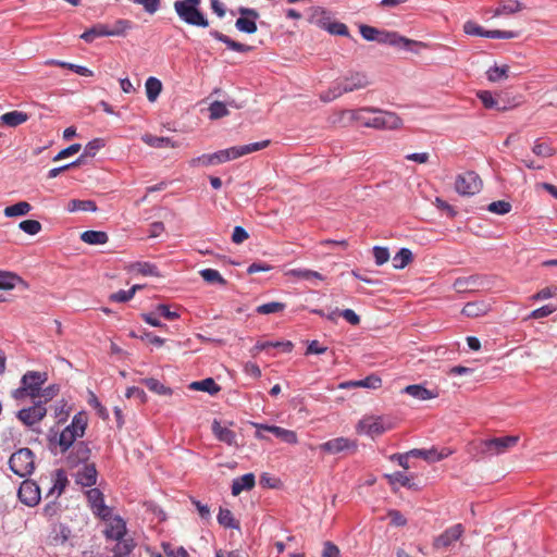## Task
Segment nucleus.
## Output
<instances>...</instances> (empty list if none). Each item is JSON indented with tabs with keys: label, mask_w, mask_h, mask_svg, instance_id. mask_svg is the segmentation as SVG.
I'll return each mask as SVG.
<instances>
[{
	"label": "nucleus",
	"mask_w": 557,
	"mask_h": 557,
	"mask_svg": "<svg viewBox=\"0 0 557 557\" xmlns=\"http://www.w3.org/2000/svg\"><path fill=\"white\" fill-rule=\"evenodd\" d=\"M287 275L305 280V281H312V280H319L323 281L324 277L321 273L309 270V269H292L287 272Z\"/></svg>",
	"instance_id": "obj_38"
},
{
	"label": "nucleus",
	"mask_w": 557,
	"mask_h": 557,
	"mask_svg": "<svg viewBox=\"0 0 557 557\" xmlns=\"http://www.w3.org/2000/svg\"><path fill=\"white\" fill-rule=\"evenodd\" d=\"M18 227L28 235H37L42 226L41 223L37 220H24L20 223Z\"/></svg>",
	"instance_id": "obj_50"
},
{
	"label": "nucleus",
	"mask_w": 557,
	"mask_h": 557,
	"mask_svg": "<svg viewBox=\"0 0 557 557\" xmlns=\"http://www.w3.org/2000/svg\"><path fill=\"white\" fill-rule=\"evenodd\" d=\"M138 273L146 275V276H158V268L149 262H138L135 265Z\"/></svg>",
	"instance_id": "obj_60"
},
{
	"label": "nucleus",
	"mask_w": 557,
	"mask_h": 557,
	"mask_svg": "<svg viewBox=\"0 0 557 557\" xmlns=\"http://www.w3.org/2000/svg\"><path fill=\"white\" fill-rule=\"evenodd\" d=\"M487 281L481 275H470L455 280L453 287L457 293H475L485 288Z\"/></svg>",
	"instance_id": "obj_13"
},
{
	"label": "nucleus",
	"mask_w": 557,
	"mask_h": 557,
	"mask_svg": "<svg viewBox=\"0 0 557 557\" xmlns=\"http://www.w3.org/2000/svg\"><path fill=\"white\" fill-rule=\"evenodd\" d=\"M388 429H391V425H386L382 417H364L357 425L359 433L367 434L372 438L380 436Z\"/></svg>",
	"instance_id": "obj_12"
},
{
	"label": "nucleus",
	"mask_w": 557,
	"mask_h": 557,
	"mask_svg": "<svg viewBox=\"0 0 557 557\" xmlns=\"http://www.w3.org/2000/svg\"><path fill=\"white\" fill-rule=\"evenodd\" d=\"M20 500L27 506H35L40 500L39 486L32 481H24L18 488Z\"/></svg>",
	"instance_id": "obj_17"
},
{
	"label": "nucleus",
	"mask_w": 557,
	"mask_h": 557,
	"mask_svg": "<svg viewBox=\"0 0 557 557\" xmlns=\"http://www.w3.org/2000/svg\"><path fill=\"white\" fill-rule=\"evenodd\" d=\"M32 210V206L27 201H20L4 209L3 213L7 218L26 215Z\"/></svg>",
	"instance_id": "obj_36"
},
{
	"label": "nucleus",
	"mask_w": 557,
	"mask_h": 557,
	"mask_svg": "<svg viewBox=\"0 0 557 557\" xmlns=\"http://www.w3.org/2000/svg\"><path fill=\"white\" fill-rule=\"evenodd\" d=\"M71 536V530L65 524H57L53 527L51 532V539L54 544L62 545L64 544Z\"/></svg>",
	"instance_id": "obj_37"
},
{
	"label": "nucleus",
	"mask_w": 557,
	"mask_h": 557,
	"mask_svg": "<svg viewBox=\"0 0 557 557\" xmlns=\"http://www.w3.org/2000/svg\"><path fill=\"white\" fill-rule=\"evenodd\" d=\"M46 414L47 408L44 406L42 400H38L34 406L18 410L16 417L23 424L33 428L40 422Z\"/></svg>",
	"instance_id": "obj_11"
},
{
	"label": "nucleus",
	"mask_w": 557,
	"mask_h": 557,
	"mask_svg": "<svg viewBox=\"0 0 557 557\" xmlns=\"http://www.w3.org/2000/svg\"><path fill=\"white\" fill-rule=\"evenodd\" d=\"M210 36L213 37L214 39L223 42L226 45V47L230 49V50H233V51H236V52H249L252 50V47L251 46H248V45H245V44H242V42H238V41H235L233 40L232 38H230L228 36L220 33L219 30H215V29H212L210 30Z\"/></svg>",
	"instance_id": "obj_24"
},
{
	"label": "nucleus",
	"mask_w": 557,
	"mask_h": 557,
	"mask_svg": "<svg viewBox=\"0 0 557 557\" xmlns=\"http://www.w3.org/2000/svg\"><path fill=\"white\" fill-rule=\"evenodd\" d=\"M98 210L97 205L94 200H81L72 199L67 202L66 211L70 213L84 211V212H96Z\"/></svg>",
	"instance_id": "obj_30"
},
{
	"label": "nucleus",
	"mask_w": 557,
	"mask_h": 557,
	"mask_svg": "<svg viewBox=\"0 0 557 557\" xmlns=\"http://www.w3.org/2000/svg\"><path fill=\"white\" fill-rule=\"evenodd\" d=\"M359 30L363 39L368 41H377L380 29L369 25H361Z\"/></svg>",
	"instance_id": "obj_61"
},
{
	"label": "nucleus",
	"mask_w": 557,
	"mask_h": 557,
	"mask_svg": "<svg viewBox=\"0 0 557 557\" xmlns=\"http://www.w3.org/2000/svg\"><path fill=\"white\" fill-rule=\"evenodd\" d=\"M135 295V288H129L127 290L121 289L116 293L110 295L109 299L114 302H126L131 300Z\"/></svg>",
	"instance_id": "obj_58"
},
{
	"label": "nucleus",
	"mask_w": 557,
	"mask_h": 557,
	"mask_svg": "<svg viewBox=\"0 0 557 557\" xmlns=\"http://www.w3.org/2000/svg\"><path fill=\"white\" fill-rule=\"evenodd\" d=\"M357 122L364 127L376 129H399L403 126L401 117L392 111H384L376 108H360L358 110H344L339 113L334 123L346 126Z\"/></svg>",
	"instance_id": "obj_1"
},
{
	"label": "nucleus",
	"mask_w": 557,
	"mask_h": 557,
	"mask_svg": "<svg viewBox=\"0 0 557 557\" xmlns=\"http://www.w3.org/2000/svg\"><path fill=\"white\" fill-rule=\"evenodd\" d=\"M344 82L343 79L336 82L332 87L329 88L327 91L323 92L320 98L324 102H330L342 96L343 94L348 92V90H344Z\"/></svg>",
	"instance_id": "obj_42"
},
{
	"label": "nucleus",
	"mask_w": 557,
	"mask_h": 557,
	"mask_svg": "<svg viewBox=\"0 0 557 557\" xmlns=\"http://www.w3.org/2000/svg\"><path fill=\"white\" fill-rule=\"evenodd\" d=\"M481 188L482 181L473 171L461 173L456 177L455 189L461 196H473L478 194Z\"/></svg>",
	"instance_id": "obj_8"
},
{
	"label": "nucleus",
	"mask_w": 557,
	"mask_h": 557,
	"mask_svg": "<svg viewBox=\"0 0 557 557\" xmlns=\"http://www.w3.org/2000/svg\"><path fill=\"white\" fill-rule=\"evenodd\" d=\"M256 484L253 473H247L233 480L232 494L234 496L239 495L243 491L251 490Z\"/></svg>",
	"instance_id": "obj_27"
},
{
	"label": "nucleus",
	"mask_w": 557,
	"mask_h": 557,
	"mask_svg": "<svg viewBox=\"0 0 557 557\" xmlns=\"http://www.w3.org/2000/svg\"><path fill=\"white\" fill-rule=\"evenodd\" d=\"M143 383L153 393L159 395H170L172 393L170 387L164 386L159 380L153 377L144 379Z\"/></svg>",
	"instance_id": "obj_47"
},
{
	"label": "nucleus",
	"mask_w": 557,
	"mask_h": 557,
	"mask_svg": "<svg viewBox=\"0 0 557 557\" xmlns=\"http://www.w3.org/2000/svg\"><path fill=\"white\" fill-rule=\"evenodd\" d=\"M286 308V304L281 301H271L260 305L256 308V312L259 314H273L283 312Z\"/></svg>",
	"instance_id": "obj_45"
},
{
	"label": "nucleus",
	"mask_w": 557,
	"mask_h": 557,
	"mask_svg": "<svg viewBox=\"0 0 557 557\" xmlns=\"http://www.w3.org/2000/svg\"><path fill=\"white\" fill-rule=\"evenodd\" d=\"M478 98L481 100L486 109H498V102L495 100L491 91L481 90L478 92Z\"/></svg>",
	"instance_id": "obj_55"
},
{
	"label": "nucleus",
	"mask_w": 557,
	"mask_h": 557,
	"mask_svg": "<svg viewBox=\"0 0 557 557\" xmlns=\"http://www.w3.org/2000/svg\"><path fill=\"white\" fill-rule=\"evenodd\" d=\"M52 486L49 488L47 497H53L57 499L64 491L67 484V478L63 470H57L52 479Z\"/></svg>",
	"instance_id": "obj_28"
},
{
	"label": "nucleus",
	"mask_w": 557,
	"mask_h": 557,
	"mask_svg": "<svg viewBox=\"0 0 557 557\" xmlns=\"http://www.w3.org/2000/svg\"><path fill=\"white\" fill-rule=\"evenodd\" d=\"M199 274L209 284H226V280L215 269H203L199 271Z\"/></svg>",
	"instance_id": "obj_44"
},
{
	"label": "nucleus",
	"mask_w": 557,
	"mask_h": 557,
	"mask_svg": "<svg viewBox=\"0 0 557 557\" xmlns=\"http://www.w3.org/2000/svg\"><path fill=\"white\" fill-rule=\"evenodd\" d=\"M389 483H399L401 486L411 487V479L401 471H396L392 474H387Z\"/></svg>",
	"instance_id": "obj_56"
},
{
	"label": "nucleus",
	"mask_w": 557,
	"mask_h": 557,
	"mask_svg": "<svg viewBox=\"0 0 557 557\" xmlns=\"http://www.w3.org/2000/svg\"><path fill=\"white\" fill-rule=\"evenodd\" d=\"M28 114L22 111H10L0 116L2 124L16 127L28 120Z\"/></svg>",
	"instance_id": "obj_31"
},
{
	"label": "nucleus",
	"mask_w": 557,
	"mask_h": 557,
	"mask_svg": "<svg viewBox=\"0 0 557 557\" xmlns=\"http://www.w3.org/2000/svg\"><path fill=\"white\" fill-rule=\"evenodd\" d=\"M141 140L152 148H174L175 144L169 137H158L150 134H145Z\"/></svg>",
	"instance_id": "obj_35"
},
{
	"label": "nucleus",
	"mask_w": 557,
	"mask_h": 557,
	"mask_svg": "<svg viewBox=\"0 0 557 557\" xmlns=\"http://www.w3.org/2000/svg\"><path fill=\"white\" fill-rule=\"evenodd\" d=\"M147 98L150 102H153L159 97L162 90L161 82L156 77H149L145 84Z\"/></svg>",
	"instance_id": "obj_39"
},
{
	"label": "nucleus",
	"mask_w": 557,
	"mask_h": 557,
	"mask_svg": "<svg viewBox=\"0 0 557 557\" xmlns=\"http://www.w3.org/2000/svg\"><path fill=\"white\" fill-rule=\"evenodd\" d=\"M382 380L376 375H369L362 380L357 381V387L376 389L381 387Z\"/></svg>",
	"instance_id": "obj_57"
},
{
	"label": "nucleus",
	"mask_w": 557,
	"mask_h": 557,
	"mask_svg": "<svg viewBox=\"0 0 557 557\" xmlns=\"http://www.w3.org/2000/svg\"><path fill=\"white\" fill-rule=\"evenodd\" d=\"M534 154L543 158L550 157L555 153V149H553L547 143L536 140L532 148Z\"/></svg>",
	"instance_id": "obj_51"
},
{
	"label": "nucleus",
	"mask_w": 557,
	"mask_h": 557,
	"mask_svg": "<svg viewBox=\"0 0 557 557\" xmlns=\"http://www.w3.org/2000/svg\"><path fill=\"white\" fill-rule=\"evenodd\" d=\"M270 145V140L265 139L262 141L251 143L243 146H234L227 149L219 150L213 153H206L190 160L191 166H210L224 163L226 161L235 160L243 156L259 151L267 148Z\"/></svg>",
	"instance_id": "obj_2"
},
{
	"label": "nucleus",
	"mask_w": 557,
	"mask_h": 557,
	"mask_svg": "<svg viewBox=\"0 0 557 557\" xmlns=\"http://www.w3.org/2000/svg\"><path fill=\"white\" fill-rule=\"evenodd\" d=\"M508 72H509L508 65H503V66L494 65L486 71V76L490 82L497 83V82L508 78Z\"/></svg>",
	"instance_id": "obj_41"
},
{
	"label": "nucleus",
	"mask_w": 557,
	"mask_h": 557,
	"mask_svg": "<svg viewBox=\"0 0 557 557\" xmlns=\"http://www.w3.org/2000/svg\"><path fill=\"white\" fill-rule=\"evenodd\" d=\"M258 430H264L274 434L277 438L287 444H297L298 437L296 432L276 425L257 424Z\"/></svg>",
	"instance_id": "obj_20"
},
{
	"label": "nucleus",
	"mask_w": 557,
	"mask_h": 557,
	"mask_svg": "<svg viewBox=\"0 0 557 557\" xmlns=\"http://www.w3.org/2000/svg\"><path fill=\"white\" fill-rule=\"evenodd\" d=\"M48 381L47 372L27 371L21 379V386L12 392L16 400L25 397L37 398L40 395L42 385Z\"/></svg>",
	"instance_id": "obj_4"
},
{
	"label": "nucleus",
	"mask_w": 557,
	"mask_h": 557,
	"mask_svg": "<svg viewBox=\"0 0 557 557\" xmlns=\"http://www.w3.org/2000/svg\"><path fill=\"white\" fill-rule=\"evenodd\" d=\"M403 393L418 400H429L436 398L438 396V393L436 391L428 389L424 385L421 384L408 385L403 389Z\"/></svg>",
	"instance_id": "obj_23"
},
{
	"label": "nucleus",
	"mask_w": 557,
	"mask_h": 557,
	"mask_svg": "<svg viewBox=\"0 0 557 557\" xmlns=\"http://www.w3.org/2000/svg\"><path fill=\"white\" fill-rule=\"evenodd\" d=\"M212 432L219 441L230 446L236 445L235 432L226 426H223L218 420H214L212 423Z\"/></svg>",
	"instance_id": "obj_26"
},
{
	"label": "nucleus",
	"mask_w": 557,
	"mask_h": 557,
	"mask_svg": "<svg viewBox=\"0 0 557 557\" xmlns=\"http://www.w3.org/2000/svg\"><path fill=\"white\" fill-rule=\"evenodd\" d=\"M134 543L132 540H122L117 541L115 547H114V556L116 557H129V554L132 553L134 548Z\"/></svg>",
	"instance_id": "obj_48"
},
{
	"label": "nucleus",
	"mask_w": 557,
	"mask_h": 557,
	"mask_svg": "<svg viewBox=\"0 0 557 557\" xmlns=\"http://www.w3.org/2000/svg\"><path fill=\"white\" fill-rule=\"evenodd\" d=\"M87 498L95 515L102 519L111 516V509L104 504L103 494L99 488H90Z\"/></svg>",
	"instance_id": "obj_16"
},
{
	"label": "nucleus",
	"mask_w": 557,
	"mask_h": 557,
	"mask_svg": "<svg viewBox=\"0 0 557 557\" xmlns=\"http://www.w3.org/2000/svg\"><path fill=\"white\" fill-rule=\"evenodd\" d=\"M463 30L470 36L485 37V29L474 22L468 21L463 25Z\"/></svg>",
	"instance_id": "obj_64"
},
{
	"label": "nucleus",
	"mask_w": 557,
	"mask_h": 557,
	"mask_svg": "<svg viewBox=\"0 0 557 557\" xmlns=\"http://www.w3.org/2000/svg\"><path fill=\"white\" fill-rule=\"evenodd\" d=\"M325 29L333 35H339V36H348L349 30L348 27L341 22H333L329 23L327 25H324Z\"/></svg>",
	"instance_id": "obj_62"
},
{
	"label": "nucleus",
	"mask_w": 557,
	"mask_h": 557,
	"mask_svg": "<svg viewBox=\"0 0 557 557\" xmlns=\"http://www.w3.org/2000/svg\"><path fill=\"white\" fill-rule=\"evenodd\" d=\"M112 36L110 27L106 24H97L81 35L86 42H91L97 37Z\"/></svg>",
	"instance_id": "obj_32"
},
{
	"label": "nucleus",
	"mask_w": 557,
	"mask_h": 557,
	"mask_svg": "<svg viewBox=\"0 0 557 557\" xmlns=\"http://www.w3.org/2000/svg\"><path fill=\"white\" fill-rule=\"evenodd\" d=\"M132 28L129 20H117L112 27H110L112 36H124L128 29Z\"/></svg>",
	"instance_id": "obj_53"
},
{
	"label": "nucleus",
	"mask_w": 557,
	"mask_h": 557,
	"mask_svg": "<svg viewBox=\"0 0 557 557\" xmlns=\"http://www.w3.org/2000/svg\"><path fill=\"white\" fill-rule=\"evenodd\" d=\"M189 387L195 391L207 392L210 395H215L221 389L212 377L193 382Z\"/></svg>",
	"instance_id": "obj_34"
},
{
	"label": "nucleus",
	"mask_w": 557,
	"mask_h": 557,
	"mask_svg": "<svg viewBox=\"0 0 557 557\" xmlns=\"http://www.w3.org/2000/svg\"><path fill=\"white\" fill-rule=\"evenodd\" d=\"M343 89L348 90V92L366 88L370 84L368 76L361 72L350 73L349 75L343 78Z\"/></svg>",
	"instance_id": "obj_19"
},
{
	"label": "nucleus",
	"mask_w": 557,
	"mask_h": 557,
	"mask_svg": "<svg viewBox=\"0 0 557 557\" xmlns=\"http://www.w3.org/2000/svg\"><path fill=\"white\" fill-rule=\"evenodd\" d=\"M409 454H411V457H419L422 458L429 462H436L440 461L446 457H448L451 454V450L445 448L438 451L435 448L431 449H411L409 450Z\"/></svg>",
	"instance_id": "obj_22"
},
{
	"label": "nucleus",
	"mask_w": 557,
	"mask_h": 557,
	"mask_svg": "<svg viewBox=\"0 0 557 557\" xmlns=\"http://www.w3.org/2000/svg\"><path fill=\"white\" fill-rule=\"evenodd\" d=\"M87 423V414L83 411L76 413L73 417L72 423L67 425L59 435L58 444L60 446L61 453L69 450L72 446H74L76 438L84 436Z\"/></svg>",
	"instance_id": "obj_5"
},
{
	"label": "nucleus",
	"mask_w": 557,
	"mask_h": 557,
	"mask_svg": "<svg viewBox=\"0 0 557 557\" xmlns=\"http://www.w3.org/2000/svg\"><path fill=\"white\" fill-rule=\"evenodd\" d=\"M412 252L408 248H401L393 258V267L395 269H404L412 261Z\"/></svg>",
	"instance_id": "obj_40"
},
{
	"label": "nucleus",
	"mask_w": 557,
	"mask_h": 557,
	"mask_svg": "<svg viewBox=\"0 0 557 557\" xmlns=\"http://www.w3.org/2000/svg\"><path fill=\"white\" fill-rule=\"evenodd\" d=\"M524 9L523 3L518 0H508L502 2L493 12V16L497 17L500 15H510L520 12Z\"/></svg>",
	"instance_id": "obj_29"
},
{
	"label": "nucleus",
	"mask_w": 557,
	"mask_h": 557,
	"mask_svg": "<svg viewBox=\"0 0 557 557\" xmlns=\"http://www.w3.org/2000/svg\"><path fill=\"white\" fill-rule=\"evenodd\" d=\"M21 282V277L12 272L0 271V289H13Z\"/></svg>",
	"instance_id": "obj_43"
},
{
	"label": "nucleus",
	"mask_w": 557,
	"mask_h": 557,
	"mask_svg": "<svg viewBox=\"0 0 557 557\" xmlns=\"http://www.w3.org/2000/svg\"><path fill=\"white\" fill-rule=\"evenodd\" d=\"M240 16L235 22L237 30L246 34H255L258 29L257 20L260 17L256 9L239 7L237 9Z\"/></svg>",
	"instance_id": "obj_9"
},
{
	"label": "nucleus",
	"mask_w": 557,
	"mask_h": 557,
	"mask_svg": "<svg viewBox=\"0 0 557 557\" xmlns=\"http://www.w3.org/2000/svg\"><path fill=\"white\" fill-rule=\"evenodd\" d=\"M465 532V528L461 523L454 524L446 529L442 534L435 537L433 546L435 548H447L457 542Z\"/></svg>",
	"instance_id": "obj_15"
},
{
	"label": "nucleus",
	"mask_w": 557,
	"mask_h": 557,
	"mask_svg": "<svg viewBox=\"0 0 557 557\" xmlns=\"http://www.w3.org/2000/svg\"><path fill=\"white\" fill-rule=\"evenodd\" d=\"M75 482L82 486L90 487L97 482V469L94 463L85 465L75 474Z\"/></svg>",
	"instance_id": "obj_21"
},
{
	"label": "nucleus",
	"mask_w": 557,
	"mask_h": 557,
	"mask_svg": "<svg viewBox=\"0 0 557 557\" xmlns=\"http://www.w3.org/2000/svg\"><path fill=\"white\" fill-rule=\"evenodd\" d=\"M90 457V448L85 442L75 444L67 455V463L71 467H76L82 462H86Z\"/></svg>",
	"instance_id": "obj_18"
},
{
	"label": "nucleus",
	"mask_w": 557,
	"mask_h": 557,
	"mask_svg": "<svg viewBox=\"0 0 557 557\" xmlns=\"http://www.w3.org/2000/svg\"><path fill=\"white\" fill-rule=\"evenodd\" d=\"M209 116L211 120H218L228 114L225 103L221 101H213L209 107Z\"/></svg>",
	"instance_id": "obj_49"
},
{
	"label": "nucleus",
	"mask_w": 557,
	"mask_h": 557,
	"mask_svg": "<svg viewBox=\"0 0 557 557\" xmlns=\"http://www.w3.org/2000/svg\"><path fill=\"white\" fill-rule=\"evenodd\" d=\"M487 210L496 214H506L511 210V205L505 200L493 201L488 205Z\"/></svg>",
	"instance_id": "obj_54"
},
{
	"label": "nucleus",
	"mask_w": 557,
	"mask_h": 557,
	"mask_svg": "<svg viewBox=\"0 0 557 557\" xmlns=\"http://www.w3.org/2000/svg\"><path fill=\"white\" fill-rule=\"evenodd\" d=\"M9 467L20 478L30 475L35 469V456L29 448H21L9 459Z\"/></svg>",
	"instance_id": "obj_7"
},
{
	"label": "nucleus",
	"mask_w": 557,
	"mask_h": 557,
	"mask_svg": "<svg viewBox=\"0 0 557 557\" xmlns=\"http://www.w3.org/2000/svg\"><path fill=\"white\" fill-rule=\"evenodd\" d=\"M373 257L376 265H383L389 259V251L386 247L374 246L373 247Z\"/></svg>",
	"instance_id": "obj_59"
},
{
	"label": "nucleus",
	"mask_w": 557,
	"mask_h": 557,
	"mask_svg": "<svg viewBox=\"0 0 557 557\" xmlns=\"http://www.w3.org/2000/svg\"><path fill=\"white\" fill-rule=\"evenodd\" d=\"M218 522L224 528L228 529H238L239 527L234 519L232 511L226 508H220L218 513Z\"/></svg>",
	"instance_id": "obj_46"
},
{
	"label": "nucleus",
	"mask_w": 557,
	"mask_h": 557,
	"mask_svg": "<svg viewBox=\"0 0 557 557\" xmlns=\"http://www.w3.org/2000/svg\"><path fill=\"white\" fill-rule=\"evenodd\" d=\"M557 310V306H554V305H545L541 308H537L535 310H533L529 318L531 319H542V318H545V317H548L549 314H552L553 312H555Z\"/></svg>",
	"instance_id": "obj_63"
},
{
	"label": "nucleus",
	"mask_w": 557,
	"mask_h": 557,
	"mask_svg": "<svg viewBox=\"0 0 557 557\" xmlns=\"http://www.w3.org/2000/svg\"><path fill=\"white\" fill-rule=\"evenodd\" d=\"M379 44L389 45L393 47L401 48L405 50H411V46L425 47L423 42L416 41L399 35L396 32L380 30Z\"/></svg>",
	"instance_id": "obj_10"
},
{
	"label": "nucleus",
	"mask_w": 557,
	"mask_h": 557,
	"mask_svg": "<svg viewBox=\"0 0 557 557\" xmlns=\"http://www.w3.org/2000/svg\"><path fill=\"white\" fill-rule=\"evenodd\" d=\"M81 239L89 245H104L109 240V236L102 231H85L81 234Z\"/></svg>",
	"instance_id": "obj_33"
},
{
	"label": "nucleus",
	"mask_w": 557,
	"mask_h": 557,
	"mask_svg": "<svg viewBox=\"0 0 557 557\" xmlns=\"http://www.w3.org/2000/svg\"><path fill=\"white\" fill-rule=\"evenodd\" d=\"M104 147V140L102 138H95L90 140L84 148V156L92 158L97 152Z\"/></svg>",
	"instance_id": "obj_52"
},
{
	"label": "nucleus",
	"mask_w": 557,
	"mask_h": 557,
	"mask_svg": "<svg viewBox=\"0 0 557 557\" xmlns=\"http://www.w3.org/2000/svg\"><path fill=\"white\" fill-rule=\"evenodd\" d=\"M519 442L518 435H506L481 441L476 446V454L483 457H493L505 454Z\"/></svg>",
	"instance_id": "obj_6"
},
{
	"label": "nucleus",
	"mask_w": 557,
	"mask_h": 557,
	"mask_svg": "<svg viewBox=\"0 0 557 557\" xmlns=\"http://www.w3.org/2000/svg\"><path fill=\"white\" fill-rule=\"evenodd\" d=\"M201 0H177L174 2V10L177 16L186 24L206 28L209 21L199 9Z\"/></svg>",
	"instance_id": "obj_3"
},
{
	"label": "nucleus",
	"mask_w": 557,
	"mask_h": 557,
	"mask_svg": "<svg viewBox=\"0 0 557 557\" xmlns=\"http://www.w3.org/2000/svg\"><path fill=\"white\" fill-rule=\"evenodd\" d=\"M319 448L326 454L335 455L348 450L355 451L357 449V443L347 437H336L322 443Z\"/></svg>",
	"instance_id": "obj_14"
},
{
	"label": "nucleus",
	"mask_w": 557,
	"mask_h": 557,
	"mask_svg": "<svg viewBox=\"0 0 557 557\" xmlns=\"http://www.w3.org/2000/svg\"><path fill=\"white\" fill-rule=\"evenodd\" d=\"M491 310V305L486 301H472L465 305L462 314L468 318H479L485 315Z\"/></svg>",
	"instance_id": "obj_25"
}]
</instances>
